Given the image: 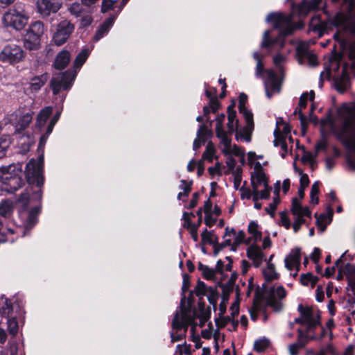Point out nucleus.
I'll return each mask as SVG.
<instances>
[{"instance_id": "e2e57ef3", "label": "nucleus", "mask_w": 355, "mask_h": 355, "mask_svg": "<svg viewBox=\"0 0 355 355\" xmlns=\"http://www.w3.org/2000/svg\"><path fill=\"white\" fill-rule=\"evenodd\" d=\"M221 166L219 162H216L214 166H211L208 168V171L210 175L214 176L216 174H220Z\"/></svg>"}, {"instance_id": "3c124183", "label": "nucleus", "mask_w": 355, "mask_h": 355, "mask_svg": "<svg viewBox=\"0 0 355 355\" xmlns=\"http://www.w3.org/2000/svg\"><path fill=\"white\" fill-rule=\"evenodd\" d=\"M336 89L340 92H345L348 87V82L345 80H338L336 82Z\"/></svg>"}, {"instance_id": "e433bc0d", "label": "nucleus", "mask_w": 355, "mask_h": 355, "mask_svg": "<svg viewBox=\"0 0 355 355\" xmlns=\"http://www.w3.org/2000/svg\"><path fill=\"white\" fill-rule=\"evenodd\" d=\"M89 54V51L88 49H83L76 56L73 67L75 68H80L82 65L85 62Z\"/></svg>"}, {"instance_id": "5701e85b", "label": "nucleus", "mask_w": 355, "mask_h": 355, "mask_svg": "<svg viewBox=\"0 0 355 355\" xmlns=\"http://www.w3.org/2000/svg\"><path fill=\"white\" fill-rule=\"evenodd\" d=\"M189 320L184 314H180L179 311H176L172 320L171 327L173 330L182 331L187 334L189 327Z\"/></svg>"}, {"instance_id": "4d7b16f0", "label": "nucleus", "mask_w": 355, "mask_h": 355, "mask_svg": "<svg viewBox=\"0 0 355 355\" xmlns=\"http://www.w3.org/2000/svg\"><path fill=\"white\" fill-rule=\"evenodd\" d=\"M280 218H281V223L282 225L287 230H288L291 226V221L288 217L287 216L286 214L284 211H282L280 213Z\"/></svg>"}, {"instance_id": "9d476101", "label": "nucleus", "mask_w": 355, "mask_h": 355, "mask_svg": "<svg viewBox=\"0 0 355 355\" xmlns=\"http://www.w3.org/2000/svg\"><path fill=\"white\" fill-rule=\"evenodd\" d=\"M291 211L295 216L293 228L295 232H297L306 221L304 217H311V211L308 207H302L300 200L297 198L292 200Z\"/></svg>"}, {"instance_id": "aec40b11", "label": "nucleus", "mask_w": 355, "mask_h": 355, "mask_svg": "<svg viewBox=\"0 0 355 355\" xmlns=\"http://www.w3.org/2000/svg\"><path fill=\"white\" fill-rule=\"evenodd\" d=\"M236 112L234 108L230 105L227 107V130H226L227 139H232L233 132H236L239 126V121L236 119Z\"/></svg>"}, {"instance_id": "b1692460", "label": "nucleus", "mask_w": 355, "mask_h": 355, "mask_svg": "<svg viewBox=\"0 0 355 355\" xmlns=\"http://www.w3.org/2000/svg\"><path fill=\"white\" fill-rule=\"evenodd\" d=\"M297 333V341L288 346L289 353L291 355H297L299 349L304 347L306 345L309 338L302 329H298Z\"/></svg>"}, {"instance_id": "338daca9", "label": "nucleus", "mask_w": 355, "mask_h": 355, "mask_svg": "<svg viewBox=\"0 0 355 355\" xmlns=\"http://www.w3.org/2000/svg\"><path fill=\"white\" fill-rule=\"evenodd\" d=\"M92 22V18L89 15L83 16L80 20V26L83 28L89 26Z\"/></svg>"}, {"instance_id": "49530a36", "label": "nucleus", "mask_w": 355, "mask_h": 355, "mask_svg": "<svg viewBox=\"0 0 355 355\" xmlns=\"http://www.w3.org/2000/svg\"><path fill=\"white\" fill-rule=\"evenodd\" d=\"M193 184V182L191 181L190 182H188L185 180H182L180 181V184L179 185V189L183 191L184 196L187 197L189 194V193L191 191V185Z\"/></svg>"}, {"instance_id": "79ce46f5", "label": "nucleus", "mask_w": 355, "mask_h": 355, "mask_svg": "<svg viewBox=\"0 0 355 355\" xmlns=\"http://www.w3.org/2000/svg\"><path fill=\"white\" fill-rule=\"evenodd\" d=\"M263 275L267 281H271L278 278V274L275 270V266L269 263L267 268L263 270Z\"/></svg>"}, {"instance_id": "412c9836", "label": "nucleus", "mask_w": 355, "mask_h": 355, "mask_svg": "<svg viewBox=\"0 0 355 355\" xmlns=\"http://www.w3.org/2000/svg\"><path fill=\"white\" fill-rule=\"evenodd\" d=\"M212 135L211 130H209L205 125H201L197 131V138L193 141V150H198L201 146V144H205L207 139L211 138Z\"/></svg>"}, {"instance_id": "f257e3e1", "label": "nucleus", "mask_w": 355, "mask_h": 355, "mask_svg": "<svg viewBox=\"0 0 355 355\" xmlns=\"http://www.w3.org/2000/svg\"><path fill=\"white\" fill-rule=\"evenodd\" d=\"M266 21L273 23L274 28L279 30L280 32L278 37L271 40L270 38V31H266L261 46L268 50H272L275 47H277L278 49H282L284 46V37L291 35L294 30L291 24V16L285 15L281 12H271L268 15Z\"/></svg>"}, {"instance_id": "bb28decb", "label": "nucleus", "mask_w": 355, "mask_h": 355, "mask_svg": "<svg viewBox=\"0 0 355 355\" xmlns=\"http://www.w3.org/2000/svg\"><path fill=\"white\" fill-rule=\"evenodd\" d=\"M71 60L70 53L67 50H62L58 53L53 62V67L57 70L64 69Z\"/></svg>"}, {"instance_id": "69168bd1", "label": "nucleus", "mask_w": 355, "mask_h": 355, "mask_svg": "<svg viewBox=\"0 0 355 355\" xmlns=\"http://www.w3.org/2000/svg\"><path fill=\"white\" fill-rule=\"evenodd\" d=\"M224 239H225L224 241L218 245H219L218 249H217L216 248H214V252L215 254H217L218 251L222 250L223 248L232 245L231 239H230V238L227 239V237H226V238H224Z\"/></svg>"}, {"instance_id": "1a4fd4ad", "label": "nucleus", "mask_w": 355, "mask_h": 355, "mask_svg": "<svg viewBox=\"0 0 355 355\" xmlns=\"http://www.w3.org/2000/svg\"><path fill=\"white\" fill-rule=\"evenodd\" d=\"M76 76L75 71L69 70L55 74L50 81V87L53 95L56 96L62 91L69 90L73 85Z\"/></svg>"}, {"instance_id": "ea45409f", "label": "nucleus", "mask_w": 355, "mask_h": 355, "mask_svg": "<svg viewBox=\"0 0 355 355\" xmlns=\"http://www.w3.org/2000/svg\"><path fill=\"white\" fill-rule=\"evenodd\" d=\"M270 345V340L266 338L257 340L254 343V349L260 353L264 352Z\"/></svg>"}, {"instance_id": "603ef678", "label": "nucleus", "mask_w": 355, "mask_h": 355, "mask_svg": "<svg viewBox=\"0 0 355 355\" xmlns=\"http://www.w3.org/2000/svg\"><path fill=\"white\" fill-rule=\"evenodd\" d=\"M182 219L184 220V227L187 230H191L193 226L196 225L192 223L191 219L189 217V212L184 211L183 213Z\"/></svg>"}, {"instance_id": "37998d69", "label": "nucleus", "mask_w": 355, "mask_h": 355, "mask_svg": "<svg viewBox=\"0 0 355 355\" xmlns=\"http://www.w3.org/2000/svg\"><path fill=\"white\" fill-rule=\"evenodd\" d=\"M202 242L203 243H209L214 245L215 241L217 240V237L214 239V234L205 229L201 234Z\"/></svg>"}, {"instance_id": "cd10ccee", "label": "nucleus", "mask_w": 355, "mask_h": 355, "mask_svg": "<svg viewBox=\"0 0 355 355\" xmlns=\"http://www.w3.org/2000/svg\"><path fill=\"white\" fill-rule=\"evenodd\" d=\"M41 212V205L33 207L28 212L25 224V231H30L37 223L38 216Z\"/></svg>"}, {"instance_id": "5fc2aeb1", "label": "nucleus", "mask_w": 355, "mask_h": 355, "mask_svg": "<svg viewBox=\"0 0 355 355\" xmlns=\"http://www.w3.org/2000/svg\"><path fill=\"white\" fill-rule=\"evenodd\" d=\"M60 116V112H57L52 117V119L50 120L49 123L47 125L48 127V132H52L53 129L59 120Z\"/></svg>"}, {"instance_id": "0e129e2a", "label": "nucleus", "mask_w": 355, "mask_h": 355, "mask_svg": "<svg viewBox=\"0 0 355 355\" xmlns=\"http://www.w3.org/2000/svg\"><path fill=\"white\" fill-rule=\"evenodd\" d=\"M202 272L203 277L207 279H211L215 275L214 270L209 268L208 266L205 268V270Z\"/></svg>"}, {"instance_id": "6ab92c4d", "label": "nucleus", "mask_w": 355, "mask_h": 355, "mask_svg": "<svg viewBox=\"0 0 355 355\" xmlns=\"http://www.w3.org/2000/svg\"><path fill=\"white\" fill-rule=\"evenodd\" d=\"M301 250L300 248L292 249L284 259L285 266L288 270L300 267Z\"/></svg>"}, {"instance_id": "13d9d810", "label": "nucleus", "mask_w": 355, "mask_h": 355, "mask_svg": "<svg viewBox=\"0 0 355 355\" xmlns=\"http://www.w3.org/2000/svg\"><path fill=\"white\" fill-rule=\"evenodd\" d=\"M300 175V187H302L306 188L309 184V179L308 177V175L306 173H304L302 171H299Z\"/></svg>"}, {"instance_id": "8fccbe9b", "label": "nucleus", "mask_w": 355, "mask_h": 355, "mask_svg": "<svg viewBox=\"0 0 355 355\" xmlns=\"http://www.w3.org/2000/svg\"><path fill=\"white\" fill-rule=\"evenodd\" d=\"M286 295V291L282 286H277L274 291L273 294L271 297H278L279 300H282Z\"/></svg>"}, {"instance_id": "dca6fc26", "label": "nucleus", "mask_w": 355, "mask_h": 355, "mask_svg": "<svg viewBox=\"0 0 355 355\" xmlns=\"http://www.w3.org/2000/svg\"><path fill=\"white\" fill-rule=\"evenodd\" d=\"M335 266L338 268L340 273L343 272L346 275L348 287L350 288L351 291L355 295V266L347 263L343 268L342 257L336 261Z\"/></svg>"}, {"instance_id": "20e7f679", "label": "nucleus", "mask_w": 355, "mask_h": 355, "mask_svg": "<svg viewBox=\"0 0 355 355\" xmlns=\"http://www.w3.org/2000/svg\"><path fill=\"white\" fill-rule=\"evenodd\" d=\"M0 188L1 191L13 193L22 187V171L15 164L0 168Z\"/></svg>"}, {"instance_id": "7ed1b4c3", "label": "nucleus", "mask_w": 355, "mask_h": 355, "mask_svg": "<svg viewBox=\"0 0 355 355\" xmlns=\"http://www.w3.org/2000/svg\"><path fill=\"white\" fill-rule=\"evenodd\" d=\"M338 115L341 123L338 135L342 138L347 137L350 130L351 134L348 137L349 147L355 152V101L350 104H343L338 110Z\"/></svg>"}, {"instance_id": "6e6d98bb", "label": "nucleus", "mask_w": 355, "mask_h": 355, "mask_svg": "<svg viewBox=\"0 0 355 355\" xmlns=\"http://www.w3.org/2000/svg\"><path fill=\"white\" fill-rule=\"evenodd\" d=\"M51 132H48V127L46 126V132L42 134L40 138L38 144V149H43L46 144V140Z\"/></svg>"}, {"instance_id": "6e6552de", "label": "nucleus", "mask_w": 355, "mask_h": 355, "mask_svg": "<svg viewBox=\"0 0 355 355\" xmlns=\"http://www.w3.org/2000/svg\"><path fill=\"white\" fill-rule=\"evenodd\" d=\"M26 53L22 46L15 42L6 44L0 52V61L10 64H18L25 59Z\"/></svg>"}, {"instance_id": "f3484780", "label": "nucleus", "mask_w": 355, "mask_h": 355, "mask_svg": "<svg viewBox=\"0 0 355 355\" xmlns=\"http://www.w3.org/2000/svg\"><path fill=\"white\" fill-rule=\"evenodd\" d=\"M247 101L248 96L244 93H241L239 96V110L245 119L247 123V130L252 131L254 130L253 114L245 107Z\"/></svg>"}, {"instance_id": "09e8293b", "label": "nucleus", "mask_w": 355, "mask_h": 355, "mask_svg": "<svg viewBox=\"0 0 355 355\" xmlns=\"http://www.w3.org/2000/svg\"><path fill=\"white\" fill-rule=\"evenodd\" d=\"M274 137L275 140L273 141V144L274 146L276 147L280 146L281 141H283L285 139V137L283 135H282L278 126H277L275 130H274Z\"/></svg>"}, {"instance_id": "2f4dec72", "label": "nucleus", "mask_w": 355, "mask_h": 355, "mask_svg": "<svg viewBox=\"0 0 355 355\" xmlns=\"http://www.w3.org/2000/svg\"><path fill=\"white\" fill-rule=\"evenodd\" d=\"M48 79L49 75L47 73L33 77L30 82V89L33 92L39 91L45 85Z\"/></svg>"}, {"instance_id": "bf43d9fd", "label": "nucleus", "mask_w": 355, "mask_h": 355, "mask_svg": "<svg viewBox=\"0 0 355 355\" xmlns=\"http://www.w3.org/2000/svg\"><path fill=\"white\" fill-rule=\"evenodd\" d=\"M234 236V245H239L244 242L245 234L243 231H239Z\"/></svg>"}, {"instance_id": "58836bf2", "label": "nucleus", "mask_w": 355, "mask_h": 355, "mask_svg": "<svg viewBox=\"0 0 355 355\" xmlns=\"http://www.w3.org/2000/svg\"><path fill=\"white\" fill-rule=\"evenodd\" d=\"M215 153V148L211 141H209L206 147L205 152L202 154V159H206L209 162H212L214 155Z\"/></svg>"}, {"instance_id": "f8f14e48", "label": "nucleus", "mask_w": 355, "mask_h": 355, "mask_svg": "<svg viewBox=\"0 0 355 355\" xmlns=\"http://www.w3.org/2000/svg\"><path fill=\"white\" fill-rule=\"evenodd\" d=\"M75 26L70 21L64 19L61 21L57 26L56 31L53 34V40L57 46L64 44L73 32Z\"/></svg>"}, {"instance_id": "f03ea898", "label": "nucleus", "mask_w": 355, "mask_h": 355, "mask_svg": "<svg viewBox=\"0 0 355 355\" xmlns=\"http://www.w3.org/2000/svg\"><path fill=\"white\" fill-rule=\"evenodd\" d=\"M26 178L30 186H35L36 190L32 193L31 198L41 200L42 198V187L44 177V155H40L37 159H31L26 166Z\"/></svg>"}, {"instance_id": "a878e982", "label": "nucleus", "mask_w": 355, "mask_h": 355, "mask_svg": "<svg viewBox=\"0 0 355 355\" xmlns=\"http://www.w3.org/2000/svg\"><path fill=\"white\" fill-rule=\"evenodd\" d=\"M248 257L253 261L255 267H259L264 257V254L261 249L255 245H250L247 250Z\"/></svg>"}, {"instance_id": "680f3d73", "label": "nucleus", "mask_w": 355, "mask_h": 355, "mask_svg": "<svg viewBox=\"0 0 355 355\" xmlns=\"http://www.w3.org/2000/svg\"><path fill=\"white\" fill-rule=\"evenodd\" d=\"M198 199H199V193L198 192L193 193L192 195V198L190 200L187 208L189 209H191L194 208L198 204Z\"/></svg>"}, {"instance_id": "a19ab883", "label": "nucleus", "mask_w": 355, "mask_h": 355, "mask_svg": "<svg viewBox=\"0 0 355 355\" xmlns=\"http://www.w3.org/2000/svg\"><path fill=\"white\" fill-rule=\"evenodd\" d=\"M7 329L10 334L15 336L18 332V322L15 318H11L6 320Z\"/></svg>"}, {"instance_id": "423d86ee", "label": "nucleus", "mask_w": 355, "mask_h": 355, "mask_svg": "<svg viewBox=\"0 0 355 355\" xmlns=\"http://www.w3.org/2000/svg\"><path fill=\"white\" fill-rule=\"evenodd\" d=\"M297 311L300 313V317L295 319V323L306 327V330L303 331L308 338H313L309 334L320 325V315L315 312L311 307L304 306L302 304H300Z\"/></svg>"}, {"instance_id": "c9c22d12", "label": "nucleus", "mask_w": 355, "mask_h": 355, "mask_svg": "<svg viewBox=\"0 0 355 355\" xmlns=\"http://www.w3.org/2000/svg\"><path fill=\"white\" fill-rule=\"evenodd\" d=\"M12 203L9 200L3 201L0 204V215L4 218H9L12 214Z\"/></svg>"}, {"instance_id": "0eeeda50", "label": "nucleus", "mask_w": 355, "mask_h": 355, "mask_svg": "<svg viewBox=\"0 0 355 355\" xmlns=\"http://www.w3.org/2000/svg\"><path fill=\"white\" fill-rule=\"evenodd\" d=\"M44 26L41 21L32 23L26 30L24 39V46L30 51L40 48L41 37L44 34Z\"/></svg>"}, {"instance_id": "2eb2a0df", "label": "nucleus", "mask_w": 355, "mask_h": 355, "mask_svg": "<svg viewBox=\"0 0 355 355\" xmlns=\"http://www.w3.org/2000/svg\"><path fill=\"white\" fill-rule=\"evenodd\" d=\"M33 112L28 110L25 112L24 108H19L12 114V117H15L17 120L15 123L16 131L21 132L25 130L30 124L33 119Z\"/></svg>"}, {"instance_id": "c85d7f7f", "label": "nucleus", "mask_w": 355, "mask_h": 355, "mask_svg": "<svg viewBox=\"0 0 355 355\" xmlns=\"http://www.w3.org/2000/svg\"><path fill=\"white\" fill-rule=\"evenodd\" d=\"M194 292L199 297L207 295L209 301L211 303V297L214 295L215 291L212 287H207L203 282L199 280Z\"/></svg>"}, {"instance_id": "052dcab7", "label": "nucleus", "mask_w": 355, "mask_h": 355, "mask_svg": "<svg viewBox=\"0 0 355 355\" xmlns=\"http://www.w3.org/2000/svg\"><path fill=\"white\" fill-rule=\"evenodd\" d=\"M240 191L241 199H250L252 198V191H251L249 188L242 187L240 188Z\"/></svg>"}, {"instance_id": "f704fd0d", "label": "nucleus", "mask_w": 355, "mask_h": 355, "mask_svg": "<svg viewBox=\"0 0 355 355\" xmlns=\"http://www.w3.org/2000/svg\"><path fill=\"white\" fill-rule=\"evenodd\" d=\"M300 281L304 286L310 285L311 287H314L318 281V278L312 275L311 272L302 274L300 276Z\"/></svg>"}, {"instance_id": "4468645a", "label": "nucleus", "mask_w": 355, "mask_h": 355, "mask_svg": "<svg viewBox=\"0 0 355 355\" xmlns=\"http://www.w3.org/2000/svg\"><path fill=\"white\" fill-rule=\"evenodd\" d=\"M267 78L264 82L266 94L270 98L275 93L280 92V81L278 76L272 69L266 71Z\"/></svg>"}, {"instance_id": "de8ad7c7", "label": "nucleus", "mask_w": 355, "mask_h": 355, "mask_svg": "<svg viewBox=\"0 0 355 355\" xmlns=\"http://www.w3.org/2000/svg\"><path fill=\"white\" fill-rule=\"evenodd\" d=\"M180 331L173 330L170 332L171 341L172 343L182 340L186 337L187 334L185 332H180Z\"/></svg>"}, {"instance_id": "774afa93", "label": "nucleus", "mask_w": 355, "mask_h": 355, "mask_svg": "<svg viewBox=\"0 0 355 355\" xmlns=\"http://www.w3.org/2000/svg\"><path fill=\"white\" fill-rule=\"evenodd\" d=\"M320 250L318 248H315L313 252L311 254V260L315 263H317L320 259Z\"/></svg>"}, {"instance_id": "7c9ffc66", "label": "nucleus", "mask_w": 355, "mask_h": 355, "mask_svg": "<svg viewBox=\"0 0 355 355\" xmlns=\"http://www.w3.org/2000/svg\"><path fill=\"white\" fill-rule=\"evenodd\" d=\"M251 184L255 191L261 184H263L264 187H268V184L266 174L261 170L258 171L254 175H252Z\"/></svg>"}, {"instance_id": "4be33fe9", "label": "nucleus", "mask_w": 355, "mask_h": 355, "mask_svg": "<svg viewBox=\"0 0 355 355\" xmlns=\"http://www.w3.org/2000/svg\"><path fill=\"white\" fill-rule=\"evenodd\" d=\"M116 19V15H110L101 24L96 31L94 40L97 42L107 34Z\"/></svg>"}, {"instance_id": "72a5a7b5", "label": "nucleus", "mask_w": 355, "mask_h": 355, "mask_svg": "<svg viewBox=\"0 0 355 355\" xmlns=\"http://www.w3.org/2000/svg\"><path fill=\"white\" fill-rule=\"evenodd\" d=\"M11 144V139L8 135L0 137V159L5 157Z\"/></svg>"}, {"instance_id": "473e14b6", "label": "nucleus", "mask_w": 355, "mask_h": 355, "mask_svg": "<svg viewBox=\"0 0 355 355\" xmlns=\"http://www.w3.org/2000/svg\"><path fill=\"white\" fill-rule=\"evenodd\" d=\"M0 313L6 320L16 317L13 313V306L10 300L5 298L3 305L0 308Z\"/></svg>"}, {"instance_id": "4c0bfd02", "label": "nucleus", "mask_w": 355, "mask_h": 355, "mask_svg": "<svg viewBox=\"0 0 355 355\" xmlns=\"http://www.w3.org/2000/svg\"><path fill=\"white\" fill-rule=\"evenodd\" d=\"M248 231L252 234L255 241H261V232L259 231V225L256 222L252 221L249 223Z\"/></svg>"}, {"instance_id": "864d4df0", "label": "nucleus", "mask_w": 355, "mask_h": 355, "mask_svg": "<svg viewBox=\"0 0 355 355\" xmlns=\"http://www.w3.org/2000/svg\"><path fill=\"white\" fill-rule=\"evenodd\" d=\"M29 199H30V195L28 193H22L17 201L19 202V203H21L22 205H23V209H26L27 206H28V202H29Z\"/></svg>"}, {"instance_id": "c03bdc74", "label": "nucleus", "mask_w": 355, "mask_h": 355, "mask_svg": "<svg viewBox=\"0 0 355 355\" xmlns=\"http://www.w3.org/2000/svg\"><path fill=\"white\" fill-rule=\"evenodd\" d=\"M267 305L272 307L275 311H280L282 309L283 304L275 297H270L267 300Z\"/></svg>"}, {"instance_id": "39448f33", "label": "nucleus", "mask_w": 355, "mask_h": 355, "mask_svg": "<svg viewBox=\"0 0 355 355\" xmlns=\"http://www.w3.org/2000/svg\"><path fill=\"white\" fill-rule=\"evenodd\" d=\"M28 6L16 3L12 8L9 9L2 17L3 24L17 31L21 30L28 23V15L26 11Z\"/></svg>"}, {"instance_id": "a18cd8bd", "label": "nucleus", "mask_w": 355, "mask_h": 355, "mask_svg": "<svg viewBox=\"0 0 355 355\" xmlns=\"http://www.w3.org/2000/svg\"><path fill=\"white\" fill-rule=\"evenodd\" d=\"M70 13L76 17L80 16L83 9L80 3L75 2L73 3L69 8Z\"/></svg>"}, {"instance_id": "ddd939ff", "label": "nucleus", "mask_w": 355, "mask_h": 355, "mask_svg": "<svg viewBox=\"0 0 355 355\" xmlns=\"http://www.w3.org/2000/svg\"><path fill=\"white\" fill-rule=\"evenodd\" d=\"M62 0H37V11L42 18H46L51 14L56 13L62 7Z\"/></svg>"}, {"instance_id": "9b49d317", "label": "nucleus", "mask_w": 355, "mask_h": 355, "mask_svg": "<svg viewBox=\"0 0 355 355\" xmlns=\"http://www.w3.org/2000/svg\"><path fill=\"white\" fill-rule=\"evenodd\" d=\"M225 119L224 114H218L216 118V136L220 140V148L225 155L231 153L232 139H227L226 130H225L223 123Z\"/></svg>"}, {"instance_id": "a211bd4d", "label": "nucleus", "mask_w": 355, "mask_h": 355, "mask_svg": "<svg viewBox=\"0 0 355 355\" xmlns=\"http://www.w3.org/2000/svg\"><path fill=\"white\" fill-rule=\"evenodd\" d=\"M128 1L129 0H121L119 3L118 0H103L101 12L105 13L110 10H112L114 11V14L112 15H116V18Z\"/></svg>"}, {"instance_id": "c756f323", "label": "nucleus", "mask_w": 355, "mask_h": 355, "mask_svg": "<svg viewBox=\"0 0 355 355\" xmlns=\"http://www.w3.org/2000/svg\"><path fill=\"white\" fill-rule=\"evenodd\" d=\"M308 99H309L308 92L303 93L300 98V102H299L300 110L297 111V110L296 109L294 111L295 114H296L298 112L299 119H300V121L302 128H304L308 124L307 118L305 115L303 114V113L302 112V110L306 107Z\"/></svg>"}, {"instance_id": "393cba45", "label": "nucleus", "mask_w": 355, "mask_h": 355, "mask_svg": "<svg viewBox=\"0 0 355 355\" xmlns=\"http://www.w3.org/2000/svg\"><path fill=\"white\" fill-rule=\"evenodd\" d=\"M53 113V107L51 106H47L40 110L38 113L35 121V128L42 131L44 128L48 119Z\"/></svg>"}]
</instances>
